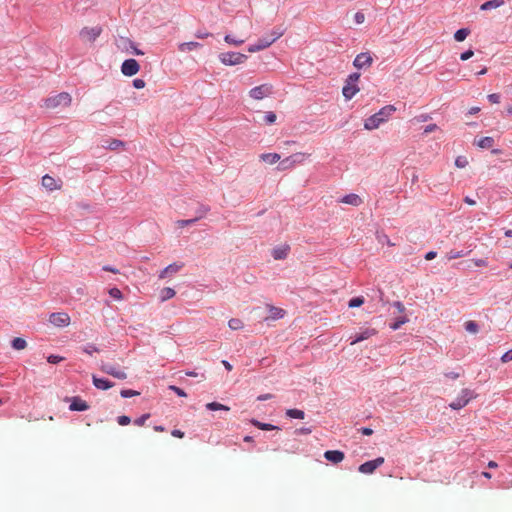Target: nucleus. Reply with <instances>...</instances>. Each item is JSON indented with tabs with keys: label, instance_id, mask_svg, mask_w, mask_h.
Segmentation results:
<instances>
[{
	"label": "nucleus",
	"instance_id": "f257e3e1",
	"mask_svg": "<svg viewBox=\"0 0 512 512\" xmlns=\"http://www.w3.org/2000/svg\"><path fill=\"white\" fill-rule=\"evenodd\" d=\"M395 110L396 108L393 105H387L381 108L377 113L371 115L365 120L364 128L366 130L377 129L382 123L387 121Z\"/></svg>",
	"mask_w": 512,
	"mask_h": 512
},
{
	"label": "nucleus",
	"instance_id": "f03ea898",
	"mask_svg": "<svg viewBox=\"0 0 512 512\" xmlns=\"http://www.w3.org/2000/svg\"><path fill=\"white\" fill-rule=\"evenodd\" d=\"M284 34V30L280 27H276L268 35H265L257 40L256 43L248 46L247 50L250 53H255L268 48L276 40H278Z\"/></svg>",
	"mask_w": 512,
	"mask_h": 512
},
{
	"label": "nucleus",
	"instance_id": "7ed1b4c3",
	"mask_svg": "<svg viewBox=\"0 0 512 512\" xmlns=\"http://www.w3.org/2000/svg\"><path fill=\"white\" fill-rule=\"evenodd\" d=\"M360 73L354 72L348 75L345 85L342 88V94L346 100H351L359 92L358 81Z\"/></svg>",
	"mask_w": 512,
	"mask_h": 512
},
{
	"label": "nucleus",
	"instance_id": "20e7f679",
	"mask_svg": "<svg viewBox=\"0 0 512 512\" xmlns=\"http://www.w3.org/2000/svg\"><path fill=\"white\" fill-rule=\"evenodd\" d=\"M71 96L67 92H61L57 95L48 97L44 100V107L55 109L58 107H68L71 104Z\"/></svg>",
	"mask_w": 512,
	"mask_h": 512
},
{
	"label": "nucleus",
	"instance_id": "39448f33",
	"mask_svg": "<svg viewBox=\"0 0 512 512\" xmlns=\"http://www.w3.org/2000/svg\"><path fill=\"white\" fill-rule=\"evenodd\" d=\"M247 58V55L239 52H225L219 54V60L222 64L227 66L242 64L247 60Z\"/></svg>",
	"mask_w": 512,
	"mask_h": 512
},
{
	"label": "nucleus",
	"instance_id": "423d86ee",
	"mask_svg": "<svg viewBox=\"0 0 512 512\" xmlns=\"http://www.w3.org/2000/svg\"><path fill=\"white\" fill-rule=\"evenodd\" d=\"M305 159L306 154L298 152L281 160L277 168L280 171L288 170L295 167L297 164L303 163Z\"/></svg>",
	"mask_w": 512,
	"mask_h": 512
},
{
	"label": "nucleus",
	"instance_id": "0eeeda50",
	"mask_svg": "<svg viewBox=\"0 0 512 512\" xmlns=\"http://www.w3.org/2000/svg\"><path fill=\"white\" fill-rule=\"evenodd\" d=\"M272 94L273 86L268 83L256 86L249 91V96L255 100H262L263 98L268 97Z\"/></svg>",
	"mask_w": 512,
	"mask_h": 512
},
{
	"label": "nucleus",
	"instance_id": "6e6552de",
	"mask_svg": "<svg viewBox=\"0 0 512 512\" xmlns=\"http://www.w3.org/2000/svg\"><path fill=\"white\" fill-rule=\"evenodd\" d=\"M474 397V392L470 389H463L460 396L452 401L449 406L454 410H459L466 406L468 402Z\"/></svg>",
	"mask_w": 512,
	"mask_h": 512
},
{
	"label": "nucleus",
	"instance_id": "1a4fd4ad",
	"mask_svg": "<svg viewBox=\"0 0 512 512\" xmlns=\"http://www.w3.org/2000/svg\"><path fill=\"white\" fill-rule=\"evenodd\" d=\"M100 369L102 372L111 375L117 379L124 380L127 378V374L124 370L110 363L101 362Z\"/></svg>",
	"mask_w": 512,
	"mask_h": 512
},
{
	"label": "nucleus",
	"instance_id": "9d476101",
	"mask_svg": "<svg viewBox=\"0 0 512 512\" xmlns=\"http://www.w3.org/2000/svg\"><path fill=\"white\" fill-rule=\"evenodd\" d=\"M378 333V331L375 328H362L358 333H356L353 336H350V344L354 345L356 343L362 342L364 340H367L371 338L372 336H375Z\"/></svg>",
	"mask_w": 512,
	"mask_h": 512
},
{
	"label": "nucleus",
	"instance_id": "9b49d317",
	"mask_svg": "<svg viewBox=\"0 0 512 512\" xmlns=\"http://www.w3.org/2000/svg\"><path fill=\"white\" fill-rule=\"evenodd\" d=\"M373 63V58L369 52L358 54L353 60V66L357 69L369 68Z\"/></svg>",
	"mask_w": 512,
	"mask_h": 512
},
{
	"label": "nucleus",
	"instance_id": "f8f14e48",
	"mask_svg": "<svg viewBox=\"0 0 512 512\" xmlns=\"http://www.w3.org/2000/svg\"><path fill=\"white\" fill-rule=\"evenodd\" d=\"M140 69L139 63L135 59H126L121 65L123 75L131 77L138 73Z\"/></svg>",
	"mask_w": 512,
	"mask_h": 512
},
{
	"label": "nucleus",
	"instance_id": "ddd939ff",
	"mask_svg": "<svg viewBox=\"0 0 512 512\" xmlns=\"http://www.w3.org/2000/svg\"><path fill=\"white\" fill-rule=\"evenodd\" d=\"M102 29L99 26L95 27H84L80 31V37L88 42H94L101 34Z\"/></svg>",
	"mask_w": 512,
	"mask_h": 512
},
{
	"label": "nucleus",
	"instance_id": "4468645a",
	"mask_svg": "<svg viewBox=\"0 0 512 512\" xmlns=\"http://www.w3.org/2000/svg\"><path fill=\"white\" fill-rule=\"evenodd\" d=\"M383 457H378L374 460L367 461L361 464L358 468L360 473L363 474H372L378 467H380L384 463Z\"/></svg>",
	"mask_w": 512,
	"mask_h": 512
},
{
	"label": "nucleus",
	"instance_id": "2eb2a0df",
	"mask_svg": "<svg viewBox=\"0 0 512 512\" xmlns=\"http://www.w3.org/2000/svg\"><path fill=\"white\" fill-rule=\"evenodd\" d=\"M49 322L57 327H65L69 325L70 317L64 312L52 313L49 317Z\"/></svg>",
	"mask_w": 512,
	"mask_h": 512
},
{
	"label": "nucleus",
	"instance_id": "dca6fc26",
	"mask_svg": "<svg viewBox=\"0 0 512 512\" xmlns=\"http://www.w3.org/2000/svg\"><path fill=\"white\" fill-rule=\"evenodd\" d=\"M290 251V246L288 244H282L279 246H276L272 249V257L275 260H284L287 258Z\"/></svg>",
	"mask_w": 512,
	"mask_h": 512
},
{
	"label": "nucleus",
	"instance_id": "f3484780",
	"mask_svg": "<svg viewBox=\"0 0 512 512\" xmlns=\"http://www.w3.org/2000/svg\"><path fill=\"white\" fill-rule=\"evenodd\" d=\"M324 458L329 462L338 464L344 460L345 455L339 450H328L324 453Z\"/></svg>",
	"mask_w": 512,
	"mask_h": 512
},
{
	"label": "nucleus",
	"instance_id": "a211bd4d",
	"mask_svg": "<svg viewBox=\"0 0 512 512\" xmlns=\"http://www.w3.org/2000/svg\"><path fill=\"white\" fill-rule=\"evenodd\" d=\"M340 203L358 207L363 203V201L359 195H357L355 193H350V194L343 196L340 199Z\"/></svg>",
	"mask_w": 512,
	"mask_h": 512
},
{
	"label": "nucleus",
	"instance_id": "6ab92c4d",
	"mask_svg": "<svg viewBox=\"0 0 512 512\" xmlns=\"http://www.w3.org/2000/svg\"><path fill=\"white\" fill-rule=\"evenodd\" d=\"M269 316L266 318V320H278L285 316L286 312L284 309L275 307L272 305H267Z\"/></svg>",
	"mask_w": 512,
	"mask_h": 512
},
{
	"label": "nucleus",
	"instance_id": "aec40b11",
	"mask_svg": "<svg viewBox=\"0 0 512 512\" xmlns=\"http://www.w3.org/2000/svg\"><path fill=\"white\" fill-rule=\"evenodd\" d=\"M183 267V264L182 263H172L170 265H168L167 267H165L159 274V278L161 279H164L166 278L168 275H171V274H174V273H177L178 271H180Z\"/></svg>",
	"mask_w": 512,
	"mask_h": 512
},
{
	"label": "nucleus",
	"instance_id": "412c9836",
	"mask_svg": "<svg viewBox=\"0 0 512 512\" xmlns=\"http://www.w3.org/2000/svg\"><path fill=\"white\" fill-rule=\"evenodd\" d=\"M71 411H85L88 409L87 403L79 397H73L69 405Z\"/></svg>",
	"mask_w": 512,
	"mask_h": 512
},
{
	"label": "nucleus",
	"instance_id": "4be33fe9",
	"mask_svg": "<svg viewBox=\"0 0 512 512\" xmlns=\"http://www.w3.org/2000/svg\"><path fill=\"white\" fill-rule=\"evenodd\" d=\"M93 384L97 389L107 390L113 386V383L105 378H98L95 375L92 377Z\"/></svg>",
	"mask_w": 512,
	"mask_h": 512
},
{
	"label": "nucleus",
	"instance_id": "5701e85b",
	"mask_svg": "<svg viewBox=\"0 0 512 512\" xmlns=\"http://www.w3.org/2000/svg\"><path fill=\"white\" fill-rule=\"evenodd\" d=\"M200 47H202V44L195 41L183 42L178 45V49L181 52H190Z\"/></svg>",
	"mask_w": 512,
	"mask_h": 512
},
{
	"label": "nucleus",
	"instance_id": "b1692460",
	"mask_svg": "<svg viewBox=\"0 0 512 512\" xmlns=\"http://www.w3.org/2000/svg\"><path fill=\"white\" fill-rule=\"evenodd\" d=\"M504 4V0H489L480 6V10L488 11L501 7Z\"/></svg>",
	"mask_w": 512,
	"mask_h": 512
},
{
	"label": "nucleus",
	"instance_id": "393cba45",
	"mask_svg": "<svg viewBox=\"0 0 512 512\" xmlns=\"http://www.w3.org/2000/svg\"><path fill=\"white\" fill-rule=\"evenodd\" d=\"M280 159L281 156L278 153H263L260 155V160L268 164H275Z\"/></svg>",
	"mask_w": 512,
	"mask_h": 512
},
{
	"label": "nucleus",
	"instance_id": "a878e982",
	"mask_svg": "<svg viewBox=\"0 0 512 512\" xmlns=\"http://www.w3.org/2000/svg\"><path fill=\"white\" fill-rule=\"evenodd\" d=\"M42 185L50 191H53L59 187L57 181L49 175L42 177Z\"/></svg>",
	"mask_w": 512,
	"mask_h": 512
},
{
	"label": "nucleus",
	"instance_id": "bb28decb",
	"mask_svg": "<svg viewBox=\"0 0 512 512\" xmlns=\"http://www.w3.org/2000/svg\"><path fill=\"white\" fill-rule=\"evenodd\" d=\"M470 252H471V250H469V251L451 250V251H449L446 254V258H447V260L450 261V260H453V259H457V258H461V257L467 256Z\"/></svg>",
	"mask_w": 512,
	"mask_h": 512
},
{
	"label": "nucleus",
	"instance_id": "cd10ccee",
	"mask_svg": "<svg viewBox=\"0 0 512 512\" xmlns=\"http://www.w3.org/2000/svg\"><path fill=\"white\" fill-rule=\"evenodd\" d=\"M176 292L171 287H165L160 292V300L161 302H164L166 300H169L175 296Z\"/></svg>",
	"mask_w": 512,
	"mask_h": 512
},
{
	"label": "nucleus",
	"instance_id": "c85d7f7f",
	"mask_svg": "<svg viewBox=\"0 0 512 512\" xmlns=\"http://www.w3.org/2000/svg\"><path fill=\"white\" fill-rule=\"evenodd\" d=\"M494 139L492 137L486 136L482 137L477 141V146L483 149H489L493 146Z\"/></svg>",
	"mask_w": 512,
	"mask_h": 512
},
{
	"label": "nucleus",
	"instance_id": "c756f323",
	"mask_svg": "<svg viewBox=\"0 0 512 512\" xmlns=\"http://www.w3.org/2000/svg\"><path fill=\"white\" fill-rule=\"evenodd\" d=\"M206 408L210 411H224V412H229L230 411V407L226 406V405H223V404H220L218 402H211V403H208L206 404Z\"/></svg>",
	"mask_w": 512,
	"mask_h": 512
},
{
	"label": "nucleus",
	"instance_id": "7c9ffc66",
	"mask_svg": "<svg viewBox=\"0 0 512 512\" xmlns=\"http://www.w3.org/2000/svg\"><path fill=\"white\" fill-rule=\"evenodd\" d=\"M470 34V30L468 28H461V29H458L455 33H454V39L457 41V42H462L466 39V37Z\"/></svg>",
	"mask_w": 512,
	"mask_h": 512
},
{
	"label": "nucleus",
	"instance_id": "2f4dec72",
	"mask_svg": "<svg viewBox=\"0 0 512 512\" xmlns=\"http://www.w3.org/2000/svg\"><path fill=\"white\" fill-rule=\"evenodd\" d=\"M26 346H27V342L23 338L16 337L12 340V347L15 350H22V349L26 348Z\"/></svg>",
	"mask_w": 512,
	"mask_h": 512
},
{
	"label": "nucleus",
	"instance_id": "473e14b6",
	"mask_svg": "<svg viewBox=\"0 0 512 512\" xmlns=\"http://www.w3.org/2000/svg\"><path fill=\"white\" fill-rule=\"evenodd\" d=\"M228 326L231 330H240L243 328V322L242 320L238 318H232L228 321Z\"/></svg>",
	"mask_w": 512,
	"mask_h": 512
},
{
	"label": "nucleus",
	"instance_id": "72a5a7b5",
	"mask_svg": "<svg viewBox=\"0 0 512 512\" xmlns=\"http://www.w3.org/2000/svg\"><path fill=\"white\" fill-rule=\"evenodd\" d=\"M464 326H465V330L467 332H469V333L475 334L479 330L478 324L475 321H472V320L467 321Z\"/></svg>",
	"mask_w": 512,
	"mask_h": 512
},
{
	"label": "nucleus",
	"instance_id": "f704fd0d",
	"mask_svg": "<svg viewBox=\"0 0 512 512\" xmlns=\"http://www.w3.org/2000/svg\"><path fill=\"white\" fill-rule=\"evenodd\" d=\"M224 41L228 44L239 46L244 43L243 39H237L230 34L225 35Z\"/></svg>",
	"mask_w": 512,
	"mask_h": 512
},
{
	"label": "nucleus",
	"instance_id": "c9c22d12",
	"mask_svg": "<svg viewBox=\"0 0 512 512\" xmlns=\"http://www.w3.org/2000/svg\"><path fill=\"white\" fill-rule=\"evenodd\" d=\"M408 321L406 317H400L390 324V328L393 331L400 329V327Z\"/></svg>",
	"mask_w": 512,
	"mask_h": 512
},
{
	"label": "nucleus",
	"instance_id": "e433bc0d",
	"mask_svg": "<svg viewBox=\"0 0 512 512\" xmlns=\"http://www.w3.org/2000/svg\"><path fill=\"white\" fill-rule=\"evenodd\" d=\"M363 303H364L363 297H354L349 300L348 307H350V308L360 307Z\"/></svg>",
	"mask_w": 512,
	"mask_h": 512
},
{
	"label": "nucleus",
	"instance_id": "4c0bfd02",
	"mask_svg": "<svg viewBox=\"0 0 512 512\" xmlns=\"http://www.w3.org/2000/svg\"><path fill=\"white\" fill-rule=\"evenodd\" d=\"M209 210L210 208L208 206L201 205L196 211L197 215L195 218L197 219V221L204 218L205 215L209 212Z\"/></svg>",
	"mask_w": 512,
	"mask_h": 512
},
{
	"label": "nucleus",
	"instance_id": "58836bf2",
	"mask_svg": "<svg viewBox=\"0 0 512 512\" xmlns=\"http://www.w3.org/2000/svg\"><path fill=\"white\" fill-rule=\"evenodd\" d=\"M108 293L115 300H122L123 299L122 292L118 288H116V287L110 288Z\"/></svg>",
	"mask_w": 512,
	"mask_h": 512
},
{
	"label": "nucleus",
	"instance_id": "ea45409f",
	"mask_svg": "<svg viewBox=\"0 0 512 512\" xmlns=\"http://www.w3.org/2000/svg\"><path fill=\"white\" fill-rule=\"evenodd\" d=\"M253 424L255 426H257L258 428L262 429V430H273V429H278L277 426H274L272 424H266V423H261L257 420H253Z\"/></svg>",
	"mask_w": 512,
	"mask_h": 512
},
{
	"label": "nucleus",
	"instance_id": "a19ab883",
	"mask_svg": "<svg viewBox=\"0 0 512 512\" xmlns=\"http://www.w3.org/2000/svg\"><path fill=\"white\" fill-rule=\"evenodd\" d=\"M124 42L127 44V47L131 48L133 50V53L137 56L139 55H143L144 52L139 50L136 46H135V43L132 42L131 40L129 39H124Z\"/></svg>",
	"mask_w": 512,
	"mask_h": 512
},
{
	"label": "nucleus",
	"instance_id": "79ce46f5",
	"mask_svg": "<svg viewBox=\"0 0 512 512\" xmlns=\"http://www.w3.org/2000/svg\"><path fill=\"white\" fill-rule=\"evenodd\" d=\"M455 165L458 168H465L468 165V160H467V158L465 156H458L455 159Z\"/></svg>",
	"mask_w": 512,
	"mask_h": 512
},
{
	"label": "nucleus",
	"instance_id": "37998d69",
	"mask_svg": "<svg viewBox=\"0 0 512 512\" xmlns=\"http://www.w3.org/2000/svg\"><path fill=\"white\" fill-rule=\"evenodd\" d=\"M264 121L267 124H273L276 121V114L272 111L266 112L264 116Z\"/></svg>",
	"mask_w": 512,
	"mask_h": 512
},
{
	"label": "nucleus",
	"instance_id": "c03bdc74",
	"mask_svg": "<svg viewBox=\"0 0 512 512\" xmlns=\"http://www.w3.org/2000/svg\"><path fill=\"white\" fill-rule=\"evenodd\" d=\"M196 222H197V219L196 218H192V219H186V220H178L176 222V224H177L178 227H185V226H188V225L195 224Z\"/></svg>",
	"mask_w": 512,
	"mask_h": 512
},
{
	"label": "nucleus",
	"instance_id": "a18cd8bd",
	"mask_svg": "<svg viewBox=\"0 0 512 512\" xmlns=\"http://www.w3.org/2000/svg\"><path fill=\"white\" fill-rule=\"evenodd\" d=\"M64 358L59 355L51 354L47 357V361L51 364H57L61 362Z\"/></svg>",
	"mask_w": 512,
	"mask_h": 512
},
{
	"label": "nucleus",
	"instance_id": "49530a36",
	"mask_svg": "<svg viewBox=\"0 0 512 512\" xmlns=\"http://www.w3.org/2000/svg\"><path fill=\"white\" fill-rule=\"evenodd\" d=\"M120 395L123 398H129V397H132V396H135V395H139V393L137 391H134V390L125 389V390H122L120 392Z\"/></svg>",
	"mask_w": 512,
	"mask_h": 512
},
{
	"label": "nucleus",
	"instance_id": "de8ad7c7",
	"mask_svg": "<svg viewBox=\"0 0 512 512\" xmlns=\"http://www.w3.org/2000/svg\"><path fill=\"white\" fill-rule=\"evenodd\" d=\"M286 416H305L304 411L299 409H288Z\"/></svg>",
	"mask_w": 512,
	"mask_h": 512
},
{
	"label": "nucleus",
	"instance_id": "09e8293b",
	"mask_svg": "<svg viewBox=\"0 0 512 512\" xmlns=\"http://www.w3.org/2000/svg\"><path fill=\"white\" fill-rule=\"evenodd\" d=\"M354 21L356 24H362L365 21V15L363 12L358 11L354 15Z\"/></svg>",
	"mask_w": 512,
	"mask_h": 512
},
{
	"label": "nucleus",
	"instance_id": "8fccbe9b",
	"mask_svg": "<svg viewBox=\"0 0 512 512\" xmlns=\"http://www.w3.org/2000/svg\"><path fill=\"white\" fill-rule=\"evenodd\" d=\"M121 146H123V142L120 140L114 139L109 143L108 148L111 150H116Z\"/></svg>",
	"mask_w": 512,
	"mask_h": 512
},
{
	"label": "nucleus",
	"instance_id": "3c124183",
	"mask_svg": "<svg viewBox=\"0 0 512 512\" xmlns=\"http://www.w3.org/2000/svg\"><path fill=\"white\" fill-rule=\"evenodd\" d=\"M83 351H84L85 353H87V354H90V355H91V354H92V353H94V352H98V351H99V349H98L95 345H93V344H87V345L83 348Z\"/></svg>",
	"mask_w": 512,
	"mask_h": 512
},
{
	"label": "nucleus",
	"instance_id": "603ef678",
	"mask_svg": "<svg viewBox=\"0 0 512 512\" xmlns=\"http://www.w3.org/2000/svg\"><path fill=\"white\" fill-rule=\"evenodd\" d=\"M473 55H474V51L471 49H468V50L464 51L463 53H461L460 59L462 61H466V60L470 59Z\"/></svg>",
	"mask_w": 512,
	"mask_h": 512
},
{
	"label": "nucleus",
	"instance_id": "864d4df0",
	"mask_svg": "<svg viewBox=\"0 0 512 512\" xmlns=\"http://www.w3.org/2000/svg\"><path fill=\"white\" fill-rule=\"evenodd\" d=\"M501 361H502L503 363H507V362H509V361H512V349H511V350H509V351H507V352H505V353L502 355V357H501Z\"/></svg>",
	"mask_w": 512,
	"mask_h": 512
},
{
	"label": "nucleus",
	"instance_id": "5fc2aeb1",
	"mask_svg": "<svg viewBox=\"0 0 512 512\" xmlns=\"http://www.w3.org/2000/svg\"><path fill=\"white\" fill-rule=\"evenodd\" d=\"M133 86L136 88V89H142L145 87V81L143 79H134L133 80Z\"/></svg>",
	"mask_w": 512,
	"mask_h": 512
},
{
	"label": "nucleus",
	"instance_id": "6e6d98bb",
	"mask_svg": "<svg viewBox=\"0 0 512 512\" xmlns=\"http://www.w3.org/2000/svg\"><path fill=\"white\" fill-rule=\"evenodd\" d=\"M488 100L493 103V104H497L500 102V95L497 94V93H492V94H489L488 95Z\"/></svg>",
	"mask_w": 512,
	"mask_h": 512
},
{
	"label": "nucleus",
	"instance_id": "4d7b16f0",
	"mask_svg": "<svg viewBox=\"0 0 512 512\" xmlns=\"http://www.w3.org/2000/svg\"><path fill=\"white\" fill-rule=\"evenodd\" d=\"M170 389L173 390L180 397L186 396V393L177 386H170Z\"/></svg>",
	"mask_w": 512,
	"mask_h": 512
},
{
	"label": "nucleus",
	"instance_id": "13d9d810",
	"mask_svg": "<svg viewBox=\"0 0 512 512\" xmlns=\"http://www.w3.org/2000/svg\"><path fill=\"white\" fill-rule=\"evenodd\" d=\"M273 398V395L270 394V393H267V394H262V395H259L257 397V400L258 401H266V400H269V399H272Z\"/></svg>",
	"mask_w": 512,
	"mask_h": 512
},
{
	"label": "nucleus",
	"instance_id": "bf43d9fd",
	"mask_svg": "<svg viewBox=\"0 0 512 512\" xmlns=\"http://www.w3.org/2000/svg\"><path fill=\"white\" fill-rule=\"evenodd\" d=\"M473 262L475 263L476 266H479V267L487 266V264H488L485 259H475V260H473Z\"/></svg>",
	"mask_w": 512,
	"mask_h": 512
},
{
	"label": "nucleus",
	"instance_id": "052dcab7",
	"mask_svg": "<svg viewBox=\"0 0 512 512\" xmlns=\"http://www.w3.org/2000/svg\"><path fill=\"white\" fill-rule=\"evenodd\" d=\"M102 270H104V271H108V272H112V273H115V274H116V273H119V270H118V269H116V268H114V267H112V266H109V265H105V266H103V267H102Z\"/></svg>",
	"mask_w": 512,
	"mask_h": 512
},
{
	"label": "nucleus",
	"instance_id": "680f3d73",
	"mask_svg": "<svg viewBox=\"0 0 512 512\" xmlns=\"http://www.w3.org/2000/svg\"><path fill=\"white\" fill-rule=\"evenodd\" d=\"M436 128H437L436 124H429L425 127L424 132L430 133V132H433Z\"/></svg>",
	"mask_w": 512,
	"mask_h": 512
},
{
	"label": "nucleus",
	"instance_id": "e2e57ef3",
	"mask_svg": "<svg viewBox=\"0 0 512 512\" xmlns=\"http://www.w3.org/2000/svg\"><path fill=\"white\" fill-rule=\"evenodd\" d=\"M437 253L435 251H429L425 255L426 260H432L436 257Z\"/></svg>",
	"mask_w": 512,
	"mask_h": 512
},
{
	"label": "nucleus",
	"instance_id": "0e129e2a",
	"mask_svg": "<svg viewBox=\"0 0 512 512\" xmlns=\"http://www.w3.org/2000/svg\"><path fill=\"white\" fill-rule=\"evenodd\" d=\"M118 423L121 426L128 425L130 423L131 418H118Z\"/></svg>",
	"mask_w": 512,
	"mask_h": 512
},
{
	"label": "nucleus",
	"instance_id": "69168bd1",
	"mask_svg": "<svg viewBox=\"0 0 512 512\" xmlns=\"http://www.w3.org/2000/svg\"><path fill=\"white\" fill-rule=\"evenodd\" d=\"M211 34L210 33H207V32H201V31H198L196 32L195 36L197 38H200V39H203V38H206L208 36H210Z\"/></svg>",
	"mask_w": 512,
	"mask_h": 512
},
{
	"label": "nucleus",
	"instance_id": "338daca9",
	"mask_svg": "<svg viewBox=\"0 0 512 512\" xmlns=\"http://www.w3.org/2000/svg\"><path fill=\"white\" fill-rule=\"evenodd\" d=\"M445 375H446V377L451 378V379H457L459 377V373H457V372H449V373H446Z\"/></svg>",
	"mask_w": 512,
	"mask_h": 512
},
{
	"label": "nucleus",
	"instance_id": "774afa93",
	"mask_svg": "<svg viewBox=\"0 0 512 512\" xmlns=\"http://www.w3.org/2000/svg\"><path fill=\"white\" fill-rule=\"evenodd\" d=\"M464 202L467 203L468 205H475L476 204V201L473 200L472 198H470L469 196H466L464 198Z\"/></svg>",
	"mask_w": 512,
	"mask_h": 512
}]
</instances>
